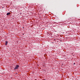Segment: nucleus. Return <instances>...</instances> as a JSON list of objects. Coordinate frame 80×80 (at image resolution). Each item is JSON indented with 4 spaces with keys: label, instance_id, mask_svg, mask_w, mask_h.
I'll list each match as a JSON object with an SVG mask.
<instances>
[{
    "label": "nucleus",
    "instance_id": "obj_4",
    "mask_svg": "<svg viewBox=\"0 0 80 80\" xmlns=\"http://www.w3.org/2000/svg\"><path fill=\"white\" fill-rule=\"evenodd\" d=\"M75 63H74V65H75Z\"/></svg>",
    "mask_w": 80,
    "mask_h": 80
},
{
    "label": "nucleus",
    "instance_id": "obj_5",
    "mask_svg": "<svg viewBox=\"0 0 80 80\" xmlns=\"http://www.w3.org/2000/svg\"><path fill=\"white\" fill-rule=\"evenodd\" d=\"M44 80H46L45 79H44Z\"/></svg>",
    "mask_w": 80,
    "mask_h": 80
},
{
    "label": "nucleus",
    "instance_id": "obj_3",
    "mask_svg": "<svg viewBox=\"0 0 80 80\" xmlns=\"http://www.w3.org/2000/svg\"><path fill=\"white\" fill-rule=\"evenodd\" d=\"M8 43V42L6 41V43H5V45H7V44Z\"/></svg>",
    "mask_w": 80,
    "mask_h": 80
},
{
    "label": "nucleus",
    "instance_id": "obj_1",
    "mask_svg": "<svg viewBox=\"0 0 80 80\" xmlns=\"http://www.w3.org/2000/svg\"><path fill=\"white\" fill-rule=\"evenodd\" d=\"M18 67H19V65H17L15 68H14V70H16V69H18Z\"/></svg>",
    "mask_w": 80,
    "mask_h": 80
},
{
    "label": "nucleus",
    "instance_id": "obj_2",
    "mask_svg": "<svg viewBox=\"0 0 80 80\" xmlns=\"http://www.w3.org/2000/svg\"><path fill=\"white\" fill-rule=\"evenodd\" d=\"M9 15H10V12H8L7 13L6 15L8 16Z\"/></svg>",
    "mask_w": 80,
    "mask_h": 80
}]
</instances>
